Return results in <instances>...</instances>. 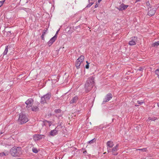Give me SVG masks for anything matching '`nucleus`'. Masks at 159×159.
<instances>
[{
  "label": "nucleus",
  "instance_id": "6ab92c4d",
  "mask_svg": "<svg viewBox=\"0 0 159 159\" xmlns=\"http://www.w3.org/2000/svg\"><path fill=\"white\" fill-rule=\"evenodd\" d=\"M155 73L159 80V69L156 70Z\"/></svg>",
  "mask_w": 159,
  "mask_h": 159
},
{
  "label": "nucleus",
  "instance_id": "0eeeda50",
  "mask_svg": "<svg viewBox=\"0 0 159 159\" xmlns=\"http://www.w3.org/2000/svg\"><path fill=\"white\" fill-rule=\"evenodd\" d=\"M137 38L136 37H134L131 38V40L129 42V44L130 45H134L136 44L137 41Z\"/></svg>",
  "mask_w": 159,
  "mask_h": 159
},
{
  "label": "nucleus",
  "instance_id": "423d86ee",
  "mask_svg": "<svg viewBox=\"0 0 159 159\" xmlns=\"http://www.w3.org/2000/svg\"><path fill=\"white\" fill-rule=\"evenodd\" d=\"M33 102L34 100L32 98H29L25 101V103L26 105V107L29 110L32 106Z\"/></svg>",
  "mask_w": 159,
  "mask_h": 159
},
{
  "label": "nucleus",
  "instance_id": "412c9836",
  "mask_svg": "<svg viewBox=\"0 0 159 159\" xmlns=\"http://www.w3.org/2000/svg\"><path fill=\"white\" fill-rule=\"evenodd\" d=\"M8 46H6L5 49V50L3 52V54L4 55H5L7 54V53L8 52Z\"/></svg>",
  "mask_w": 159,
  "mask_h": 159
},
{
  "label": "nucleus",
  "instance_id": "473e14b6",
  "mask_svg": "<svg viewBox=\"0 0 159 159\" xmlns=\"http://www.w3.org/2000/svg\"><path fill=\"white\" fill-rule=\"evenodd\" d=\"M102 1V0H98V2H97L98 3H99L100 2Z\"/></svg>",
  "mask_w": 159,
  "mask_h": 159
},
{
  "label": "nucleus",
  "instance_id": "393cba45",
  "mask_svg": "<svg viewBox=\"0 0 159 159\" xmlns=\"http://www.w3.org/2000/svg\"><path fill=\"white\" fill-rule=\"evenodd\" d=\"M5 0H4L3 1H0V7H1L3 4L4 2H5Z\"/></svg>",
  "mask_w": 159,
  "mask_h": 159
},
{
  "label": "nucleus",
  "instance_id": "c85d7f7f",
  "mask_svg": "<svg viewBox=\"0 0 159 159\" xmlns=\"http://www.w3.org/2000/svg\"><path fill=\"white\" fill-rule=\"evenodd\" d=\"M99 3H96V5H95V7L97 8V7H98V5H99Z\"/></svg>",
  "mask_w": 159,
  "mask_h": 159
},
{
  "label": "nucleus",
  "instance_id": "6e6552de",
  "mask_svg": "<svg viewBox=\"0 0 159 159\" xmlns=\"http://www.w3.org/2000/svg\"><path fill=\"white\" fill-rule=\"evenodd\" d=\"M148 14L150 16H152L154 15L156 10L155 8H152L151 7H150L148 8Z\"/></svg>",
  "mask_w": 159,
  "mask_h": 159
},
{
  "label": "nucleus",
  "instance_id": "c756f323",
  "mask_svg": "<svg viewBox=\"0 0 159 159\" xmlns=\"http://www.w3.org/2000/svg\"><path fill=\"white\" fill-rule=\"evenodd\" d=\"M93 3H90V4H89V5H88L87 6V7H90L93 4Z\"/></svg>",
  "mask_w": 159,
  "mask_h": 159
},
{
  "label": "nucleus",
  "instance_id": "bb28decb",
  "mask_svg": "<svg viewBox=\"0 0 159 159\" xmlns=\"http://www.w3.org/2000/svg\"><path fill=\"white\" fill-rule=\"evenodd\" d=\"M94 142V139H93L92 140H91V141H89V143H90V144H91L92 143Z\"/></svg>",
  "mask_w": 159,
  "mask_h": 159
},
{
  "label": "nucleus",
  "instance_id": "20e7f679",
  "mask_svg": "<svg viewBox=\"0 0 159 159\" xmlns=\"http://www.w3.org/2000/svg\"><path fill=\"white\" fill-rule=\"evenodd\" d=\"M51 97V94L50 93H48L43 96L41 98V102L42 104H44L46 103V102L50 99Z\"/></svg>",
  "mask_w": 159,
  "mask_h": 159
},
{
  "label": "nucleus",
  "instance_id": "2eb2a0df",
  "mask_svg": "<svg viewBox=\"0 0 159 159\" xmlns=\"http://www.w3.org/2000/svg\"><path fill=\"white\" fill-rule=\"evenodd\" d=\"M57 128H56L55 129L52 130L50 132V134L52 136H54L57 134V131L56 130Z\"/></svg>",
  "mask_w": 159,
  "mask_h": 159
},
{
  "label": "nucleus",
  "instance_id": "39448f33",
  "mask_svg": "<svg viewBox=\"0 0 159 159\" xmlns=\"http://www.w3.org/2000/svg\"><path fill=\"white\" fill-rule=\"evenodd\" d=\"M84 56L82 55L77 59L75 63V66L77 69L80 68L81 63L84 61Z\"/></svg>",
  "mask_w": 159,
  "mask_h": 159
},
{
  "label": "nucleus",
  "instance_id": "a878e982",
  "mask_svg": "<svg viewBox=\"0 0 159 159\" xmlns=\"http://www.w3.org/2000/svg\"><path fill=\"white\" fill-rule=\"evenodd\" d=\"M47 122L48 123L49 126H50L52 124V122L50 121H47Z\"/></svg>",
  "mask_w": 159,
  "mask_h": 159
},
{
  "label": "nucleus",
  "instance_id": "f03ea898",
  "mask_svg": "<svg viewBox=\"0 0 159 159\" xmlns=\"http://www.w3.org/2000/svg\"><path fill=\"white\" fill-rule=\"evenodd\" d=\"M28 121L27 116L23 113H20L18 119V122L21 125L26 123Z\"/></svg>",
  "mask_w": 159,
  "mask_h": 159
},
{
  "label": "nucleus",
  "instance_id": "f257e3e1",
  "mask_svg": "<svg viewBox=\"0 0 159 159\" xmlns=\"http://www.w3.org/2000/svg\"><path fill=\"white\" fill-rule=\"evenodd\" d=\"M94 78L91 77L89 78L87 80L85 84V88L87 92H89L93 86Z\"/></svg>",
  "mask_w": 159,
  "mask_h": 159
},
{
  "label": "nucleus",
  "instance_id": "c9c22d12",
  "mask_svg": "<svg viewBox=\"0 0 159 159\" xmlns=\"http://www.w3.org/2000/svg\"><path fill=\"white\" fill-rule=\"evenodd\" d=\"M138 105H135V106H138Z\"/></svg>",
  "mask_w": 159,
  "mask_h": 159
},
{
  "label": "nucleus",
  "instance_id": "f704fd0d",
  "mask_svg": "<svg viewBox=\"0 0 159 159\" xmlns=\"http://www.w3.org/2000/svg\"><path fill=\"white\" fill-rule=\"evenodd\" d=\"M140 0H136V2L139 1Z\"/></svg>",
  "mask_w": 159,
  "mask_h": 159
},
{
  "label": "nucleus",
  "instance_id": "a211bd4d",
  "mask_svg": "<svg viewBox=\"0 0 159 159\" xmlns=\"http://www.w3.org/2000/svg\"><path fill=\"white\" fill-rule=\"evenodd\" d=\"M8 152H2L0 153V157H2L4 156H6L8 154Z\"/></svg>",
  "mask_w": 159,
  "mask_h": 159
},
{
  "label": "nucleus",
  "instance_id": "dca6fc26",
  "mask_svg": "<svg viewBox=\"0 0 159 159\" xmlns=\"http://www.w3.org/2000/svg\"><path fill=\"white\" fill-rule=\"evenodd\" d=\"M107 146L109 148H111L114 145L112 141H108L107 143Z\"/></svg>",
  "mask_w": 159,
  "mask_h": 159
},
{
  "label": "nucleus",
  "instance_id": "7ed1b4c3",
  "mask_svg": "<svg viewBox=\"0 0 159 159\" xmlns=\"http://www.w3.org/2000/svg\"><path fill=\"white\" fill-rule=\"evenodd\" d=\"M21 148L20 147H17L16 148H13L10 151V152L13 156H19L21 154Z\"/></svg>",
  "mask_w": 159,
  "mask_h": 159
},
{
  "label": "nucleus",
  "instance_id": "e433bc0d",
  "mask_svg": "<svg viewBox=\"0 0 159 159\" xmlns=\"http://www.w3.org/2000/svg\"><path fill=\"white\" fill-rule=\"evenodd\" d=\"M58 31H57V33L58 32Z\"/></svg>",
  "mask_w": 159,
  "mask_h": 159
},
{
  "label": "nucleus",
  "instance_id": "b1692460",
  "mask_svg": "<svg viewBox=\"0 0 159 159\" xmlns=\"http://www.w3.org/2000/svg\"><path fill=\"white\" fill-rule=\"evenodd\" d=\"M86 62L87 63V65L85 66V68L86 69H88L89 67V63L88 62V61H86Z\"/></svg>",
  "mask_w": 159,
  "mask_h": 159
},
{
  "label": "nucleus",
  "instance_id": "f3484780",
  "mask_svg": "<svg viewBox=\"0 0 159 159\" xmlns=\"http://www.w3.org/2000/svg\"><path fill=\"white\" fill-rule=\"evenodd\" d=\"M31 109V110L33 111H36L38 110V108L37 106H33V107H31L30 108V109Z\"/></svg>",
  "mask_w": 159,
  "mask_h": 159
},
{
  "label": "nucleus",
  "instance_id": "ddd939ff",
  "mask_svg": "<svg viewBox=\"0 0 159 159\" xmlns=\"http://www.w3.org/2000/svg\"><path fill=\"white\" fill-rule=\"evenodd\" d=\"M128 6H129L128 5H125L124 4H122L118 9L119 10L122 11L123 10H125L127 8Z\"/></svg>",
  "mask_w": 159,
  "mask_h": 159
},
{
  "label": "nucleus",
  "instance_id": "aec40b11",
  "mask_svg": "<svg viewBox=\"0 0 159 159\" xmlns=\"http://www.w3.org/2000/svg\"><path fill=\"white\" fill-rule=\"evenodd\" d=\"M159 45V41L155 42L152 44V46L153 47L157 46Z\"/></svg>",
  "mask_w": 159,
  "mask_h": 159
},
{
  "label": "nucleus",
  "instance_id": "9b49d317",
  "mask_svg": "<svg viewBox=\"0 0 159 159\" xmlns=\"http://www.w3.org/2000/svg\"><path fill=\"white\" fill-rule=\"evenodd\" d=\"M57 38V36L55 35L48 42V44L49 46H50L55 41Z\"/></svg>",
  "mask_w": 159,
  "mask_h": 159
},
{
  "label": "nucleus",
  "instance_id": "f8f14e48",
  "mask_svg": "<svg viewBox=\"0 0 159 159\" xmlns=\"http://www.w3.org/2000/svg\"><path fill=\"white\" fill-rule=\"evenodd\" d=\"M42 135L40 134H35L33 136V138L35 141H38L42 138Z\"/></svg>",
  "mask_w": 159,
  "mask_h": 159
},
{
  "label": "nucleus",
  "instance_id": "4468645a",
  "mask_svg": "<svg viewBox=\"0 0 159 159\" xmlns=\"http://www.w3.org/2000/svg\"><path fill=\"white\" fill-rule=\"evenodd\" d=\"M78 99V97L75 96L70 101V104L76 103Z\"/></svg>",
  "mask_w": 159,
  "mask_h": 159
},
{
  "label": "nucleus",
  "instance_id": "9d476101",
  "mask_svg": "<svg viewBox=\"0 0 159 159\" xmlns=\"http://www.w3.org/2000/svg\"><path fill=\"white\" fill-rule=\"evenodd\" d=\"M119 145L117 144L116 145L114 146L112 149L111 152H112V154L114 155H116L118 153L116 152L117 151L118 149Z\"/></svg>",
  "mask_w": 159,
  "mask_h": 159
},
{
  "label": "nucleus",
  "instance_id": "1a4fd4ad",
  "mask_svg": "<svg viewBox=\"0 0 159 159\" xmlns=\"http://www.w3.org/2000/svg\"><path fill=\"white\" fill-rule=\"evenodd\" d=\"M112 98V95L111 93H109L107 94L104 99L103 103H104L110 100Z\"/></svg>",
  "mask_w": 159,
  "mask_h": 159
},
{
  "label": "nucleus",
  "instance_id": "5701e85b",
  "mask_svg": "<svg viewBox=\"0 0 159 159\" xmlns=\"http://www.w3.org/2000/svg\"><path fill=\"white\" fill-rule=\"evenodd\" d=\"M139 150V151H146V149L145 148H143L142 149H138L136 150Z\"/></svg>",
  "mask_w": 159,
  "mask_h": 159
},
{
  "label": "nucleus",
  "instance_id": "72a5a7b5",
  "mask_svg": "<svg viewBox=\"0 0 159 159\" xmlns=\"http://www.w3.org/2000/svg\"><path fill=\"white\" fill-rule=\"evenodd\" d=\"M157 106L158 107H159V102L157 103Z\"/></svg>",
  "mask_w": 159,
  "mask_h": 159
},
{
  "label": "nucleus",
  "instance_id": "cd10ccee",
  "mask_svg": "<svg viewBox=\"0 0 159 159\" xmlns=\"http://www.w3.org/2000/svg\"><path fill=\"white\" fill-rule=\"evenodd\" d=\"M137 103L140 105H141L143 103V102H140L139 101H137Z\"/></svg>",
  "mask_w": 159,
  "mask_h": 159
},
{
  "label": "nucleus",
  "instance_id": "2f4dec72",
  "mask_svg": "<svg viewBox=\"0 0 159 159\" xmlns=\"http://www.w3.org/2000/svg\"><path fill=\"white\" fill-rule=\"evenodd\" d=\"M45 34H46V31H45V32H43L42 35H43L44 36L45 35Z\"/></svg>",
  "mask_w": 159,
  "mask_h": 159
},
{
  "label": "nucleus",
  "instance_id": "7c9ffc66",
  "mask_svg": "<svg viewBox=\"0 0 159 159\" xmlns=\"http://www.w3.org/2000/svg\"><path fill=\"white\" fill-rule=\"evenodd\" d=\"M41 38L43 40H44V35L42 34V35L41 36Z\"/></svg>",
  "mask_w": 159,
  "mask_h": 159
},
{
  "label": "nucleus",
  "instance_id": "4be33fe9",
  "mask_svg": "<svg viewBox=\"0 0 159 159\" xmlns=\"http://www.w3.org/2000/svg\"><path fill=\"white\" fill-rule=\"evenodd\" d=\"M32 151L33 152L35 153H37L38 152V151L37 149L35 148H32Z\"/></svg>",
  "mask_w": 159,
  "mask_h": 159
}]
</instances>
